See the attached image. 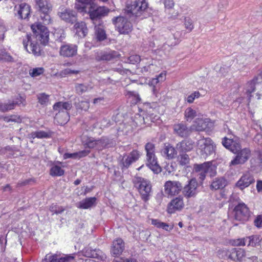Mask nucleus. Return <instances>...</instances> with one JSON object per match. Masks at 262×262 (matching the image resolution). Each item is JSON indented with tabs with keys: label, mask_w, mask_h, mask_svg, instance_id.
<instances>
[{
	"label": "nucleus",
	"mask_w": 262,
	"mask_h": 262,
	"mask_svg": "<svg viewBox=\"0 0 262 262\" xmlns=\"http://www.w3.org/2000/svg\"><path fill=\"white\" fill-rule=\"evenodd\" d=\"M133 183L140 194L141 199L145 202H147L151 194L152 186L150 182L142 177H135Z\"/></svg>",
	"instance_id": "obj_1"
},
{
	"label": "nucleus",
	"mask_w": 262,
	"mask_h": 262,
	"mask_svg": "<svg viewBox=\"0 0 262 262\" xmlns=\"http://www.w3.org/2000/svg\"><path fill=\"white\" fill-rule=\"evenodd\" d=\"M41 21L36 22L31 25V29L34 37L42 45H47L49 40V31L48 28L43 25Z\"/></svg>",
	"instance_id": "obj_2"
},
{
	"label": "nucleus",
	"mask_w": 262,
	"mask_h": 262,
	"mask_svg": "<svg viewBox=\"0 0 262 262\" xmlns=\"http://www.w3.org/2000/svg\"><path fill=\"white\" fill-rule=\"evenodd\" d=\"M197 153L206 159L215 152V145L210 138H203L197 142Z\"/></svg>",
	"instance_id": "obj_3"
},
{
	"label": "nucleus",
	"mask_w": 262,
	"mask_h": 262,
	"mask_svg": "<svg viewBox=\"0 0 262 262\" xmlns=\"http://www.w3.org/2000/svg\"><path fill=\"white\" fill-rule=\"evenodd\" d=\"M217 254L221 258L226 257L234 261H242L246 256V252L241 248H232L230 249H220Z\"/></svg>",
	"instance_id": "obj_4"
},
{
	"label": "nucleus",
	"mask_w": 262,
	"mask_h": 262,
	"mask_svg": "<svg viewBox=\"0 0 262 262\" xmlns=\"http://www.w3.org/2000/svg\"><path fill=\"white\" fill-rule=\"evenodd\" d=\"M39 7V19L43 24L48 25L51 23L52 19L50 13L52 5L47 0H37Z\"/></svg>",
	"instance_id": "obj_5"
},
{
	"label": "nucleus",
	"mask_w": 262,
	"mask_h": 262,
	"mask_svg": "<svg viewBox=\"0 0 262 262\" xmlns=\"http://www.w3.org/2000/svg\"><path fill=\"white\" fill-rule=\"evenodd\" d=\"M116 30L122 34H128L133 29L132 23L126 17L119 16L112 19Z\"/></svg>",
	"instance_id": "obj_6"
},
{
	"label": "nucleus",
	"mask_w": 262,
	"mask_h": 262,
	"mask_svg": "<svg viewBox=\"0 0 262 262\" xmlns=\"http://www.w3.org/2000/svg\"><path fill=\"white\" fill-rule=\"evenodd\" d=\"M110 12L109 9L105 6H99L96 4L91 2L88 9V14L93 24H95V21L100 20L102 17L106 16Z\"/></svg>",
	"instance_id": "obj_7"
},
{
	"label": "nucleus",
	"mask_w": 262,
	"mask_h": 262,
	"mask_svg": "<svg viewBox=\"0 0 262 262\" xmlns=\"http://www.w3.org/2000/svg\"><path fill=\"white\" fill-rule=\"evenodd\" d=\"M141 152L138 149H133L128 154H124L119 161L122 170L128 169L131 165L137 162L141 157Z\"/></svg>",
	"instance_id": "obj_8"
},
{
	"label": "nucleus",
	"mask_w": 262,
	"mask_h": 262,
	"mask_svg": "<svg viewBox=\"0 0 262 262\" xmlns=\"http://www.w3.org/2000/svg\"><path fill=\"white\" fill-rule=\"evenodd\" d=\"M148 3L146 0H135L130 4H127L126 11L137 16L140 15L148 7Z\"/></svg>",
	"instance_id": "obj_9"
},
{
	"label": "nucleus",
	"mask_w": 262,
	"mask_h": 262,
	"mask_svg": "<svg viewBox=\"0 0 262 262\" xmlns=\"http://www.w3.org/2000/svg\"><path fill=\"white\" fill-rule=\"evenodd\" d=\"M13 11L18 19L28 21L31 16V8L27 3H23L15 5Z\"/></svg>",
	"instance_id": "obj_10"
},
{
	"label": "nucleus",
	"mask_w": 262,
	"mask_h": 262,
	"mask_svg": "<svg viewBox=\"0 0 262 262\" xmlns=\"http://www.w3.org/2000/svg\"><path fill=\"white\" fill-rule=\"evenodd\" d=\"M236 220L245 222L249 220L250 211L247 205L243 202L239 203L233 209Z\"/></svg>",
	"instance_id": "obj_11"
},
{
	"label": "nucleus",
	"mask_w": 262,
	"mask_h": 262,
	"mask_svg": "<svg viewBox=\"0 0 262 262\" xmlns=\"http://www.w3.org/2000/svg\"><path fill=\"white\" fill-rule=\"evenodd\" d=\"M182 188V184L179 181H167L164 185V192L168 197L178 195Z\"/></svg>",
	"instance_id": "obj_12"
},
{
	"label": "nucleus",
	"mask_w": 262,
	"mask_h": 262,
	"mask_svg": "<svg viewBox=\"0 0 262 262\" xmlns=\"http://www.w3.org/2000/svg\"><path fill=\"white\" fill-rule=\"evenodd\" d=\"M236 156L229 163V166H233L245 164L250 159L251 151L249 148L245 147L235 153Z\"/></svg>",
	"instance_id": "obj_13"
},
{
	"label": "nucleus",
	"mask_w": 262,
	"mask_h": 262,
	"mask_svg": "<svg viewBox=\"0 0 262 262\" xmlns=\"http://www.w3.org/2000/svg\"><path fill=\"white\" fill-rule=\"evenodd\" d=\"M213 127V122L209 118H198L195 119L191 125L193 131L203 132L210 130Z\"/></svg>",
	"instance_id": "obj_14"
},
{
	"label": "nucleus",
	"mask_w": 262,
	"mask_h": 262,
	"mask_svg": "<svg viewBox=\"0 0 262 262\" xmlns=\"http://www.w3.org/2000/svg\"><path fill=\"white\" fill-rule=\"evenodd\" d=\"M199 184L195 178H192L188 181L187 184L183 187L182 191L183 196L186 199L196 196L198 193Z\"/></svg>",
	"instance_id": "obj_15"
},
{
	"label": "nucleus",
	"mask_w": 262,
	"mask_h": 262,
	"mask_svg": "<svg viewBox=\"0 0 262 262\" xmlns=\"http://www.w3.org/2000/svg\"><path fill=\"white\" fill-rule=\"evenodd\" d=\"M23 44L25 49L29 53L38 56L40 54V48L36 41L31 40L30 35L27 34L23 38Z\"/></svg>",
	"instance_id": "obj_16"
},
{
	"label": "nucleus",
	"mask_w": 262,
	"mask_h": 262,
	"mask_svg": "<svg viewBox=\"0 0 262 262\" xmlns=\"http://www.w3.org/2000/svg\"><path fill=\"white\" fill-rule=\"evenodd\" d=\"M117 53L114 50L107 49L99 50L95 53V60L97 61H110L117 57Z\"/></svg>",
	"instance_id": "obj_17"
},
{
	"label": "nucleus",
	"mask_w": 262,
	"mask_h": 262,
	"mask_svg": "<svg viewBox=\"0 0 262 262\" xmlns=\"http://www.w3.org/2000/svg\"><path fill=\"white\" fill-rule=\"evenodd\" d=\"M184 207L183 197L182 195H179L172 199L168 204L166 211L169 214H173L177 211H181Z\"/></svg>",
	"instance_id": "obj_18"
},
{
	"label": "nucleus",
	"mask_w": 262,
	"mask_h": 262,
	"mask_svg": "<svg viewBox=\"0 0 262 262\" xmlns=\"http://www.w3.org/2000/svg\"><path fill=\"white\" fill-rule=\"evenodd\" d=\"M78 47L76 45L66 43L61 45L59 49V55L66 58L73 57L77 54Z\"/></svg>",
	"instance_id": "obj_19"
},
{
	"label": "nucleus",
	"mask_w": 262,
	"mask_h": 262,
	"mask_svg": "<svg viewBox=\"0 0 262 262\" xmlns=\"http://www.w3.org/2000/svg\"><path fill=\"white\" fill-rule=\"evenodd\" d=\"M173 129L174 134L182 138H187L192 133L191 126L188 127L183 122L174 124Z\"/></svg>",
	"instance_id": "obj_20"
},
{
	"label": "nucleus",
	"mask_w": 262,
	"mask_h": 262,
	"mask_svg": "<svg viewBox=\"0 0 262 262\" xmlns=\"http://www.w3.org/2000/svg\"><path fill=\"white\" fill-rule=\"evenodd\" d=\"M255 182L253 176L250 172L244 173L235 183V186L241 190L248 187Z\"/></svg>",
	"instance_id": "obj_21"
},
{
	"label": "nucleus",
	"mask_w": 262,
	"mask_h": 262,
	"mask_svg": "<svg viewBox=\"0 0 262 262\" xmlns=\"http://www.w3.org/2000/svg\"><path fill=\"white\" fill-rule=\"evenodd\" d=\"M59 17L67 23L73 24L77 19V14L73 10L64 9L58 13Z\"/></svg>",
	"instance_id": "obj_22"
},
{
	"label": "nucleus",
	"mask_w": 262,
	"mask_h": 262,
	"mask_svg": "<svg viewBox=\"0 0 262 262\" xmlns=\"http://www.w3.org/2000/svg\"><path fill=\"white\" fill-rule=\"evenodd\" d=\"M73 31L76 36L84 38L88 34L89 29L86 24L83 21L76 22L73 27Z\"/></svg>",
	"instance_id": "obj_23"
},
{
	"label": "nucleus",
	"mask_w": 262,
	"mask_h": 262,
	"mask_svg": "<svg viewBox=\"0 0 262 262\" xmlns=\"http://www.w3.org/2000/svg\"><path fill=\"white\" fill-rule=\"evenodd\" d=\"M211 162H206L201 164H194L193 169L195 172H199V178L203 181L206 178V173L211 168Z\"/></svg>",
	"instance_id": "obj_24"
},
{
	"label": "nucleus",
	"mask_w": 262,
	"mask_h": 262,
	"mask_svg": "<svg viewBox=\"0 0 262 262\" xmlns=\"http://www.w3.org/2000/svg\"><path fill=\"white\" fill-rule=\"evenodd\" d=\"M125 243L121 238H117L114 240L111 248V253L114 256L120 255L124 250Z\"/></svg>",
	"instance_id": "obj_25"
},
{
	"label": "nucleus",
	"mask_w": 262,
	"mask_h": 262,
	"mask_svg": "<svg viewBox=\"0 0 262 262\" xmlns=\"http://www.w3.org/2000/svg\"><path fill=\"white\" fill-rule=\"evenodd\" d=\"M26 98L20 95L16 98L15 101L9 102L8 103H0V111L3 112H7L13 110L16 105L23 104L25 105Z\"/></svg>",
	"instance_id": "obj_26"
},
{
	"label": "nucleus",
	"mask_w": 262,
	"mask_h": 262,
	"mask_svg": "<svg viewBox=\"0 0 262 262\" xmlns=\"http://www.w3.org/2000/svg\"><path fill=\"white\" fill-rule=\"evenodd\" d=\"M222 144L226 148L234 154L237 152L238 151L241 149V143L237 140L228 139L225 137L223 139Z\"/></svg>",
	"instance_id": "obj_27"
},
{
	"label": "nucleus",
	"mask_w": 262,
	"mask_h": 262,
	"mask_svg": "<svg viewBox=\"0 0 262 262\" xmlns=\"http://www.w3.org/2000/svg\"><path fill=\"white\" fill-rule=\"evenodd\" d=\"M94 25V38L98 41H102L107 38L102 20H99L98 24Z\"/></svg>",
	"instance_id": "obj_28"
},
{
	"label": "nucleus",
	"mask_w": 262,
	"mask_h": 262,
	"mask_svg": "<svg viewBox=\"0 0 262 262\" xmlns=\"http://www.w3.org/2000/svg\"><path fill=\"white\" fill-rule=\"evenodd\" d=\"M82 255L89 258H94L103 261L106 259V256L99 250L92 249L90 247H85L81 251Z\"/></svg>",
	"instance_id": "obj_29"
},
{
	"label": "nucleus",
	"mask_w": 262,
	"mask_h": 262,
	"mask_svg": "<svg viewBox=\"0 0 262 262\" xmlns=\"http://www.w3.org/2000/svg\"><path fill=\"white\" fill-rule=\"evenodd\" d=\"M162 155L166 159L171 160L174 159L177 155V151L170 144H165L161 150Z\"/></svg>",
	"instance_id": "obj_30"
},
{
	"label": "nucleus",
	"mask_w": 262,
	"mask_h": 262,
	"mask_svg": "<svg viewBox=\"0 0 262 262\" xmlns=\"http://www.w3.org/2000/svg\"><path fill=\"white\" fill-rule=\"evenodd\" d=\"M74 257L71 255H67L64 257H59L57 254L46 256L45 262H70L73 260Z\"/></svg>",
	"instance_id": "obj_31"
},
{
	"label": "nucleus",
	"mask_w": 262,
	"mask_h": 262,
	"mask_svg": "<svg viewBox=\"0 0 262 262\" xmlns=\"http://www.w3.org/2000/svg\"><path fill=\"white\" fill-rule=\"evenodd\" d=\"M260 83V82L257 80V77L254 76L253 79L247 83V89L246 91V94L248 97V101L249 103L251 102L252 97V94L255 92L256 90V84Z\"/></svg>",
	"instance_id": "obj_32"
},
{
	"label": "nucleus",
	"mask_w": 262,
	"mask_h": 262,
	"mask_svg": "<svg viewBox=\"0 0 262 262\" xmlns=\"http://www.w3.org/2000/svg\"><path fill=\"white\" fill-rule=\"evenodd\" d=\"M56 123L60 125L66 124L70 120L69 113L67 111L64 112H57L54 117Z\"/></svg>",
	"instance_id": "obj_33"
},
{
	"label": "nucleus",
	"mask_w": 262,
	"mask_h": 262,
	"mask_svg": "<svg viewBox=\"0 0 262 262\" xmlns=\"http://www.w3.org/2000/svg\"><path fill=\"white\" fill-rule=\"evenodd\" d=\"M72 107V103L70 102L59 101L56 102L53 105V109L58 112H64L65 111L68 112L71 109Z\"/></svg>",
	"instance_id": "obj_34"
},
{
	"label": "nucleus",
	"mask_w": 262,
	"mask_h": 262,
	"mask_svg": "<svg viewBox=\"0 0 262 262\" xmlns=\"http://www.w3.org/2000/svg\"><path fill=\"white\" fill-rule=\"evenodd\" d=\"M96 202L95 197L87 198L80 201L77 207L79 209H87L95 205Z\"/></svg>",
	"instance_id": "obj_35"
},
{
	"label": "nucleus",
	"mask_w": 262,
	"mask_h": 262,
	"mask_svg": "<svg viewBox=\"0 0 262 262\" xmlns=\"http://www.w3.org/2000/svg\"><path fill=\"white\" fill-rule=\"evenodd\" d=\"M227 185V180L224 178H216L212 182L210 188L212 190L222 189Z\"/></svg>",
	"instance_id": "obj_36"
},
{
	"label": "nucleus",
	"mask_w": 262,
	"mask_h": 262,
	"mask_svg": "<svg viewBox=\"0 0 262 262\" xmlns=\"http://www.w3.org/2000/svg\"><path fill=\"white\" fill-rule=\"evenodd\" d=\"M182 151H189L192 150L194 146V142L191 140H184L178 144Z\"/></svg>",
	"instance_id": "obj_37"
},
{
	"label": "nucleus",
	"mask_w": 262,
	"mask_h": 262,
	"mask_svg": "<svg viewBox=\"0 0 262 262\" xmlns=\"http://www.w3.org/2000/svg\"><path fill=\"white\" fill-rule=\"evenodd\" d=\"M49 173L52 177H60L64 174V170L60 166L54 164L51 166Z\"/></svg>",
	"instance_id": "obj_38"
},
{
	"label": "nucleus",
	"mask_w": 262,
	"mask_h": 262,
	"mask_svg": "<svg viewBox=\"0 0 262 262\" xmlns=\"http://www.w3.org/2000/svg\"><path fill=\"white\" fill-rule=\"evenodd\" d=\"M75 4V9L80 12H86V5L90 4L93 0H76Z\"/></svg>",
	"instance_id": "obj_39"
},
{
	"label": "nucleus",
	"mask_w": 262,
	"mask_h": 262,
	"mask_svg": "<svg viewBox=\"0 0 262 262\" xmlns=\"http://www.w3.org/2000/svg\"><path fill=\"white\" fill-rule=\"evenodd\" d=\"M247 240H249V243L247 245L248 246H251L253 247H256L260 245L261 239H260L259 235H252L249 236H246Z\"/></svg>",
	"instance_id": "obj_40"
},
{
	"label": "nucleus",
	"mask_w": 262,
	"mask_h": 262,
	"mask_svg": "<svg viewBox=\"0 0 262 262\" xmlns=\"http://www.w3.org/2000/svg\"><path fill=\"white\" fill-rule=\"evenodd\" d=\"M179 164L182 166H187L189 164L190 158L186 154H180L177 158Z\"/></svg>",
	"instance_id": "obj_41"
},
{
	"label": "nucleus",
	"mask_w": 262,
	"mask_h": 262,
	"mask_svg": "<svg viewBox=\"0 0 262 262\" xmlns=\"http://www.w3.org/2000/svg\"><path fill=\"white\" fill-rule=\"evenodd\" d=\"M146 165L148 167L155 173L158 174L162 171V168L158 163L157 159L149 162V163H146Z\"/></svg>",
	"instance_id": "obj_42"
},
{
	"label": "nucleus",
	"mask_w": 262,
	"mask_h": 262,
	"mask_svg": "<svg viewBox=\"0 0 262 262\" xmlns=\"http://www.w3.org/2000/svg\"><path fill=\"white\" fill-rule=\"evenodd\" d=\"M11 62L14 61L12 56L5 49L0 50V61Z\"/></svg>",
	"instance_id": "obj_43"
},
{
	"label": "nucleus",
	"mask_w": 262,
	"mask_h": 262,
	"mask_svg": "<svg viewBox=\"0 0 262 262\" xmlns=\"http://www.w3.org/2000/svg\"><path fill=\"white\" fill-rule=\"evenodd\" d=\"M53 35L56 41L60 42H62L66 37L65 31L61 29H56Z\"/></svg>",
	"instance_id": "obj_44"
},
{
	"label": "nucleus",
	"mask_w": 262,
	"mask_h": 262,
	"mask_svg": "<svg viewBox=\"0 0 262 262\" xmlns=\"http://www.w3.org/2000/svg\"><path fill=\"white\" fill-rule=\"evenodd\" d=\"M196 116V112L191 107H188L184 112V118L187 121H191Z\"/></svg>",
	"instance_id": "obj_45"
},
{
	"label": "nucleus",
	"mask_w": 262,
	"mask_h": 262,
	"mask_svg": "<svg viewBox=\"0 0 262 262\" xmlns=\"http://www.w3.org/2000/svg\"><path fill=\"white\" fill-rule=\"evenodd\" d=\"M126 96L131 99L133 104H137L141 100L138 93L135 91H127Z\"/></svg>",
	"instance_id": "obj_46"
},
{
	"label": "nucleus",
	"mask_w": 262,
	"mask_h": 262,
	"mask_svg": "<svg viewBox=\"0 0 262 262\" xmlns=\"http://www.w3.org/2000/svg\"><path fill=\"white\" fill-rule=\"evenodd\" d=\"M31 137L33 139L37 138L38 139L49 138L51 137V134L43 130L34 132L31 133Z\"/></svg>",
	"instance_id": "obj_47"
},
{
	"label": "nucleus",
	"mask_w": 262,
	"mask_h": 262,
	"mask_svg": "<svg viewBox=\"0 0 262 262\" xmlns=\"http://www.w3.org/2000/svg\"><path fill=\"white\" fill-rule=\"evenodd\" d=\"M247 241L246 237L232 239L230 241V244L234 247L245 246Z\"/></svg>",
	"instance_id": "obj_48"
},
{
	"label": "nucleus",
	"mask_w": 262,
	"mask_h": 262,
	"mask_svg": "<svg viewBox=\"0 0 262 262\" xmlns=\"http://www.w3.org/2000/svg\"><path fill=\"white\" fill-rule=\"evenodd\" d=\"M145 149L146 152V157H150L155 155V145L151 142H148L145 146Z\"/></svg>",
	"instance_id": "obj_49"
},
{
	"label": "nucleus",
	"mask_w": 262,
	"mask_h": 262,
	"mask_svg": "<svg viewBox=\"0 0 262 262\" xmlns=\"http://www.w3.org/2000/svg\"><path fill=\"white\" fill-rule=\"evenodd\" d=\"M49 97L50 96L49 95L45 93L38 94L37 98L38 103L42 105H47L49 101Z\"/></svg>",
	"instance_id": "obj_50"
},
{
	"label": "nucleus",
	"mask_w": 262,
	"mask_h": 262,
	"mask_svg": "<svg viewBox=\"0 0 262 262\" xmlns=\"http://www.w3.org/2000/svg\"><path fill=\"white\" fill-rule=\"evenodd\" d=\"M45 69L42 67L35 68L29 70V74L32 77H37L42 74Z\"/></svg>",
	"instance_id": "obj_51"
},
{
	"label": "nucleus",
	"mask_w": 262,
	"mask_h": 262,
	"mask_svg": "<svg viewBox=\"0 0 262 262\" xmlns=\"http://www.w3.org/2000/svg\"><path fill=\"white\" fill-rule=\"evenodd\" d=\"M102 143L101 140H89L85 144V147L94 148L97 147L98 145Z\"/></svg>",
	"instance_id": "obj_52"
},
{
	"label": "nucleus",
	"mask_w": 262,
	"mask_h": 262,
	"mask_svg": "<svg viewBox=\"0 0 262 262\" xmlns=\"http://www.w3.org/2000/svg\"><path fill=\"white\" fill-rule=\"evenodd\" d=\"M166 71L162 72L156 78L152 79L151 81V84H157L159 82L164 81L166 79Z\"/></svg>",
	"instance_id": "obj_53"
},
{
	"label": "nucleus",
	"mask_w": 262,
	"mask_h": 262,
	"mask_svg": "<svg viewBox=\"0 0 262 262\" xmlns=\"http://www.w3.org/2000/svg\"><path fill=\"white\" fill-rule=\"evenodd\" d=\"M75 91L77 94L78 95H81L82 93L85 92L88 90V86L82 84V83H77L75 85Z\"/></svg>",
	"instance_id": "obj_54"
},
{
	"label": "nucleus",
	"mask_w": 262,
	"mask_h": 262,
	"mask_svg": "<svg viewBox=\"0 0 262 262\" xmlns=\"http://www.w3.org/2000/svg\"><path fill=\"white\" fill-rule=\"evenodd\" d=\"M79 72L78 70H73L70 69H66L59 72V75L61 77H66L68 75L77 74Z\"/></svg>",
	"instance_id": "obj_55"
},
{
	"label": "nucleus",
	"mask_w": 262,
	"mask_h": 262,
	"mask_svg": "<svg viewBox=\"0 0 262 262\" xmlns=\"http://www.w3.org/2000/svg\"><path fill=\"white\" fill-rule=\"evenodd\" d=\"M7 31V27L4 21L0 18V40H3Z\"/></svg>",
	"instance_id": "obj_56"
},
{
	"label": "nucleus",
	"mask_w": 262,
	"mask_h": 262,
	"mask_svg": "<svg viewBox=\"0 0 262 262\" xmlns=\"http://www.w3.org/2000/svg\"><path fill=\"white\" fill-rule=\"evenodd\" d=\"M89 107L90 103L88 101H81L77 105V108L81 110L87 111Z\"/></svg>",
	"instance_id": "obj_57"
},
{
	"label": "nucleus",
	"mask_w": 262,
	"mask_h": 262,
	"mask_svg": "<svg viewBox=\"0 0 262 262\" xmlns=\"http://www.w3.org/2000/svg\"><path fill=\"white\" fill-rule=\"evenodd\" d=\"M215 197L217 200H222V199H227V191L225 189H221L215 194Z\"/></svg>",
	"instance_id": "obj_58"
},
{
	"label": "nucleus",
	"mask_w": 262,
	"mask_h": 262,
	"mask_svg": "<svg viewBox=\"0 0 262 262\" xmlns=\"http://www.w3.org/2000/svg\"><path fill=\"white\" fill-rule=\"evenodd\" d=\"M90 153L89 150H83L78 152H75V159H80L81 158L85 157Z\"/></svg>",
	"instance_id": "obj_59"
},
{
	"label": "nucleus",
	"mask_w": 262,
	"mask_h": 262,
	"mask_svg": "<svg viewBox=\"0 0 262 262\" xmlns=\"http://www.w3.org/2000/svg\"><path fill=\"white\" fill-rule=\"evenodd\" d=\"M201 94L199 91H195L194 93L191 94L187 98V101L189 103H192L195 98L200 97Z\"/></svg>",
	"instance_id": "obj_60"
},
{
	"label": "nucleus",
	"mask_w": 262,
	"mask_h": 262,
	"mask_svg": "<svg viewBox=\"0 0 262 262\" xmlns=\"http://www.w3.org/2000/svg\"><path fill=\"white\" fill-rule=\"evenodd\" d=\"M128 60L131 64H136L140 61L141 58L138 55H132L128 58Z\"/></svg>",
	"instance_id": "obj_61"
},
{
	"label": "nucleus",
	"mask_w": 262,
	"mask_h": 262,
	"mask_svg": "<svg viewBox=\"0 0 262 262\" xmlns=\"http://www.w3.org/2000/svg\"><path fill=\"white\" fill-rule=\"evenodd\" d=\"M51 211L55 214H59L64 211V209L62 207H59L57 205H52L50 207Z\"/></svg>",
	"instance_id": "obj_62"
},
{
	"label": "nucleus",
	"mask_w": 262,
	"mask_h": 262,
	"mask_svg": "<svg viewBox=\"0 0 262 262\" xmlns=\"http://www.w3.org/2000/svg\"><path fill=\"white\" fill-rule=\"evenodd\" d=\"M254 225L258 228L262 227V215H258L254 220Z\"/></svg>",
	"instance_id": "obj_63"
},
{
	"label": "nucleus",
	"mask_w": 262,
	"mask_h": 262,
	"mask_svg": "<svg viewBox=\"0 0 262 262\" xmlns=\"http://www.w3.org/2000/svg\"><path fill=\"white\" fill-rule=\"evenodd\" d=\"M113 262H138V261L136 259L134 258H121L120 260H114Z\"/></svg>",
	"instance_id": "obj_64"
}]
</instances>
